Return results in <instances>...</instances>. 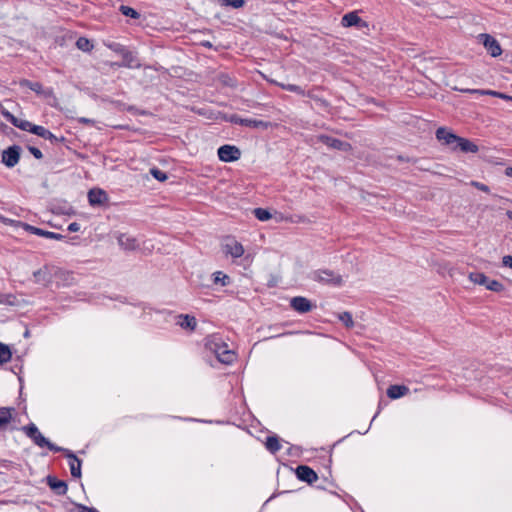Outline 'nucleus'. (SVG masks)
I'll use <instances>...</instances> for the list:
<instances>
[{
	"instance_id": "f257e3e1",
	"label": "nucleus",
	"mask_w": 512,
	"mask_h": 512,
	"mask_svg": "<svg viewBox=\"0 0 512 512\" xmlns=\"http://www.w3.org/2000/svg\"><path fill=\"white\" fill-rule=\"evenodd\" d=\"M23 431L25 434L34 442L35 445L39 447H47L49 450L53 452L62 451V447L55 445L50 442L46 437H44L37 426L34 423H30L24 426Z\"/></svg>"
},
{
	"instance_id": "f03ea898",
	"label": "nucleus",
	"mask_w": 512,
	"mask_h": 512,
	"mask_svg": "<svg viewBox=\"0 0 512 512\" xmlns=\"http://www.w3.org/2000/svg\"><path fill=\"white\" fill-rule=\"evenodd\" d=\"M310 279L315 282L334 287H340L343 285L342 276L329 269H317L312 271Z\"/></svg>"
},
{
	"instance_id": "7ed1b4c3",
	"label": "nucleus",
	"mask_w": 512,
	"mask_h": 512,
	"mask_svg": "<svg viewBox=\"0 0 512 512\" xmlns=\"http://www.w3.org/2000/svg\"><path fill=\"white\" fill-rule=\"evenodd\" d=\"M317 140H318V142H320L334 150H339V151H344V152H349L352 150V145L349 142H345V141H342L340 139H337V138H334V137H331V136H328L325 134L318 135Z\"/></svg>"
},
{
	"instance_id": "20e7f679",
	"label": "nucleus",
	"mask_w": 512,
	"mask_h": 512,
	"mask_svg": "<svg viewBox=\"0 0 512 512\" xmlns=\"http://www.w3.org/2000/svg\"><path fill=\"white\" fill-rule=\"evenodd\" d=\"M228 121L232 124H237L249 128L267 129L270 125L269 122L252 118H242L237 114L230 115Z\"/></svg>"
},
{
	"instance_id": "39448f33",
	"label": "nucleus",
	"mask_w": 512,
	"mask_h": 512,
	"mask_svg": "<svg viewBox=\"0 0 512 512\" xmlns=\"http://www.w3.org/2000/svg\"><path fill=\"white\" fill-rule=\"evenodd\" d=\"M217 155L222 162L228 163L239 160L241 157V151L234 145L225 144L218 148Z\"/></svg>"
},
{
	"instance_id": "423d86ee",
	"label": "nucleus",
	"mask_w": 512,
	"mask_h": 512,
	"mask_svg": "<svg viewBox=\"0 0 512 512\" xmlns=\"http://www.w3.org/2000/svg\"><path fill=\"white\" fill-rule=\"evenodd\" d=\"M222 251L232 258H240L244 254L243 245L232 237H227L222 243Z\"/></svg>"
},
{
	"instance_id": "0eeeda50",
	"label": "nucleus",
	"mask_w": 512,
	"mask_h": 512,
	"mask_svg": "<svg viewBox=\"0 0 512 512\" xmlns=\"http://www.w3.org/2000/svg\"><path fill=\"white\" fill-rule=\"evenodd\" d=\"M21 147L18 145L9 146L2 152V163L8 167L12 168L16 166L20 160Z\"/></svg>"
},
{
	"instance_id": "6e6552de",
	"label": "nucleus",
	"mask_w": 512,
	"mask_h": 512,
	"mask_svg": "<svg viewBox=\"0 0 512 512\" xmlns=\"http://www.w3.org/2000/svg\"><path fill=\"white\" fill-rule=\"evenodd\" d=\"M88 202L92 207H102L108 204L109 196L101 188H92L88 192Z\"/></svg>"
},
{
	"instance_id": "1a4fd4ad",
	"label": "nucleus",
	"mask_w": 512,
	"mask_h": 512,
	"mask_svg": "<svg viewBox=\"0 0 512 512\" xmlns=\"http://www.w3.org/2000/svg\"><path fill=\"white\" fill-rule=\"evenodd\" d=\"M479 39L492 57H498L502 54L501 45L493 36L482 33L479 35Z\"/></svg>"
},
{
	"instance_id": "9d476101",
	"label": "nucleus",
	"mask_w": 512,
	"mask_h": 512,
	"mask_svg": "<svg viewBox=\"0 0 512 512\" xmlns=\"http://www.w3.org/2000/svg\"><path fill=\"white\" fill-rule=\"evenodd\" d=\"M61 452L64 453V455L68 459V464H69V468H70L72 477L80 478L82 475V473H81L82 461L74 454L73 451H71L69 449L62 447Z\"/></svg>"
},
{
	"instance_id": "9b49d317",
	"label": "nucleus",
	"mask_w": 512,
	"mask_h": 512,
	"mask_svg": "<svg viewBox=\"0 0 512 512\" xmlns=\"http://www.w3.org/2000/svg\"><path fill=\"white\" fill-rule=\"evenodd\" d=\"M20 224H21V226L23 227V229L25 231H27V232H29L31 234L40 236V237H44V238H48V239H54V240H62V239L65 238V236L62 235V234L51 232V231H47V230H44V229L32 226V225H30L28 223L20 222Z\"/></svg>"
},
{
	"instance_id": "f8f14e48",
	"label": "nucleus",
	"mask_w": 512,
	"mask_h": 512,
	"mask_svg": "<svg viewBox=\"0 0 512 512\" xmlns=\"http://www.w3.org/2000/svg\"><path fill=\"white\" fill-rule=\"evenodd\" d=\"M296 476L300 481L312 484L318 479L317 473L307 465H299L296 468Z\"/></svg>"
},
{
	"instance_id": "ddd939ff",
	"label": "nucleus",
	"mask_w": 512,
	"mask_h": 512,
	"mask_svg": "<svg viewBox=\"0 0 512 512\" xmlns=\"http://www.w3.org/2000/svg\"><path fill=\"white\" fill-rule=\"evenodd\" d=\"M436 138L438 141L442 142L445 145L450 146L452 149L456 145V142L458 140V135L454 134L450 130L446 129L445 127H439L436 130Z\"/></svg>"
},
{
	"instance_id": "4468645a",
	"label": "nucleus",
	"mask_w": 512,
	"mask_h": 512,
	"mask_svg": "<svg viewBox=\"0 0 512 512\" xmlns=\"http://www.w3.org/2000/svg\"><path fill=\"white\" fill-rule=\"evenodd\" d=\"M290 306L298 313L304 314L312 310L313 304L303 296H296L290 300Z\"/></svg>"
},
{
	"instance_id": "2eb2a0df",
	"label": "nucleus",
	"mask_w": 512,
	"mask_h": 512,
	"mask_svg": "<svg viewBox=\"0 0 512 512\" xmlns=\"http://www.w3.org/2000/svg\"><path fill=\"white\" fill-rule=\"evenodd\" d=\"M34 281L37 284L48 286L52 281V271L47 265L33 272Z\"/></svg>"
},
{
	"instance_id": "dca6fc26",
	"label": "nucleus",
	"mask_w": 512,
	"mask_h": 512,
	"mask_svg": "<svg viewBox=\"0 0 512 512\" xmlns=\"http://www.w3.org/2000/svg\"><path fill=\"white\" fill-rule=\"evenodd\" d=\"M205 347L212 353L216 354L220 349H226V343L220 336L213 334L205 338Z\"/></svg>"
},
{
	"instance_id": "f3484780",
	"label": "nucleus",
	"mask_w": 512,
	"mask_h": 512,
	"mask_svg": "<svg viewBox=\"0 0 512 512\" xmlns=\"http://www.w3.org/2000/svg\"><path fill=\"white\" fill-rule=\"evenodd\" d=\"M121 56L123 61L118 64L120 67H127V68H139L140 63L137 62L136 56L133 54V52L129 51L126 48H121Z\"/></svg>"
},
{
	"instance_id": "a211bd4d",
	"label": "nucleus",
	"mask_w": 512,
	"mask_h": 512,
	"mask_svg": "<svg viewBox=\"0 0 512 512\" xmlns=\"http://www.w3.org/2000/svg\"><path fill=\"white\" fill-rule=\"evenodd\" d=\"M31 133H33L41 138H44L46 140H49L52 143H58V142L64 140V137L58 138L51 131H49L48 129H46L45 127L40 126V125H34L32 127Z\"/></svg>"
},
{
	"instance_id": "6ab92c4d",
	"label": "nucleus",
	"mask_w": 512,
	"mask_h": 512,
	"mask_svg": "<svg viewBox=\"0 0 512 512\" xmlns=\"http://www.w3.org/2000/svg\"><path fill=\"white\" fill-rule=\"evenodd\" d=\"M341 24L344 27H366L367 23L363 21L356 12H349L342 17Z\"/></svg>"
},
{
	"instance_id": "aec40b11",
	"label": "nucleus",
	"mask_w": 512,
	"mask_h": 512,
	"mask_svg": "<svg viewBox=\"0 0 512 512\" xmlns=\"http://www.w3.org/2000/svg\"><path fill=\"white\" fill-rule=\"evenodd\" d=\"M457 149L464 153H477L479 151L475 143L460 136L458 137L456 145L453 147V150Z\"/></svg>"
},
{
	"instance_id": "412c9836",
	"label": "nucleus",
	"mask_w": 512,
	"mask_h": 512,
	"mask_svg": "<svg viewBox=\"0 0 512 512\" xmlns=\"http://www.w3.org/2000/svg\"><path fill=\"white\" fill-rule=\"evenodd\" d=\"M47 484L57 495H65L67 493L68 486L65 481L59 480L53 476H48Z\"/></svg>"
},
{
	"instance_id": "4be33fe9",
	"label": "nucleus",
	"mask_w": 512,
	"mask_h": 512,
	"mask_svg": "<svg viewBox=\"0 0 512 512\" xmlns=\"http://www.w3.org/2000/svg\"><path fill=\"white\" fill-rule=\"evenodd\" d=\"M118 244L125 250H135L138 248V243L135 237L127 233H121L118 238Z\"/></svg>"
},
{
	"instance_id": "5701e85b",
	"label": "nucleus",
	"mask_w": 512,
	"mask_h": 512,
	"mask_svg": "<svg viewBox=\"0 0 512 512\" xmlns=\"http://www.w3.org/2000/svg\"><path fill=\"white\" fill-rule=\"evenodd\" d=\"M409 388L405 385H390L387 389V396L390 399H398L409 393Z\"/></svg>"
},
{
	"instance_id": "b1692460",
	"label": "nucleus",
	"mask_w": 512,
	"mask_h": 512,
	"mask_svg": "<svg viewBox=\"0 0 512 512\" xmlns=\"http://www.w3.org/2000/svg\"><path fill=\"white\" fill-rule=\"evenodd\" d=\"M266 80L273 84V85H276L286 91H289V92H293V93H296L300 96H305L306 93H305V90L301 87V86H298V85H295V84H284V83H281V82H278L274 79H269V78H266Z\"/></svg>"
},
{
	"instance_id": "393cba45",
	"label": "nucleus",
	"mask_w": 512,
	"mask_h": 512,
	"mask_svg": "<svg viewBox=\"0 0 512 512\" xmlns=\"http://www.w3.org/2000/svg\"><path fill=\"white\" fill-rule=\"evenodd\" d=\"M215 356L223 364H231L236 358L235 353L228 348L227 344L226 349H220L219 352L215 354Z\"/></svg>"
},
{
	"instance_id": "a878e982",
	"label": "nucleus",
	"mask_w": 512,
	"mask_h": 512,
	"mask_svg": "<svg viewBox=\"0 0 512 512\" xmlns=\"http://www.w3.org/2000/svg\"><path fill=\"white\" fill-rule=\"evenodd\" d=\"M179 326L183 329L191 330L193 331L197 326V321L194 316L190 315H180L179 321L177 322Z\"/></svg>"
},
{
	"instance_id": "bb28decb",
	"label": "nucleus",
	"mask_w": 512,
	"mask_h": 512,
	"mask_svg": "<svg viewBox=\"0 0 512 512\" xmlns=\"http://www.w3.org/2000/svg\"><path fill=\"white\" fill-rule=\"evenodd\" d=\"M266 449L272 454L277 453L281 449V444L278 436L272 435L266 438L265 442Z\"/></svg>"
},
{
	"instance_id": "cd10ccee",
	"label": "nucleus",
	"mask_w": 512,
	"mask_h": 512,
	"mask_svg": "<svg viewBox=\"0 0 512 512\" xmlns=\"http://www.w3.org/2000/svg\"><path fill=\"white\" fill-rule=\"evenodd\" d=\"M21 87L29 88L30 90L34 91L37 94L43 93V86L40 82L37 81H30L28 79H22L19 82Z\"/></svg>"
},
{
	"instance_id": "c85d7f7f",
	"label": "nucleus",
	"mask_w": 512,
	"mask_h": 512,
	"mask_svg": "<svg viewBox=\"0 0 512 512\" xmlns=\"http://www.w3.org/2000/svg\"><path fill=\"white\" fill-rule=\"evenodd\" d=\"M213 283L220 286H228L231 283L230 277L222 271L213 273Z\"/></svg>"
},
{
	"instance_id": "c756f323",
	"label": "nucleus",
	"mask_w": 512,
	"mask_h": 512,
	"mask_svg": "<svg viewBox=\"0 0 512 512\" xmlns=\"http://www.w3.org/2000/svg\"><path fill=\"white\" fill-rule=\"evenodd\" d=\"M469 279L474 284L485 286L489 282V278L482 272H471L469 274Z\"/></svg>"
},
{
	"instance_id": "7c9ffc66",
	"label": "nucleus",
	"mask_w": 512,
	"mask_h": 512,
	"mask_svg": "<svg viewBox=\"0 0 512 512\" xmlns=\"http://www.w3.org/2000/svg\"><path fill=\"white\" fill-rule=\"evenodd\" d=\"M76 47L83 52H90L94 46L88 38L79 37L76 41Z\"/></svg>"
},
{
	"instance_id": "2f4dec72",
	"label": "nucleus",
	"mask_w": 512,
	"mask_h": 512,
	"mask_svg": "<svg viewBox=\"0 0 512 512\" xmlns=\"http://www.w3.org/2000/svg\"><path fill=\"white\" fill-rule=\"evenodd\" d=\"M12 357V352L8 345L0 342V364L8 362Z\"/></svg>"
},
{
	"instance_id": "473e14b6",
	"label": "nucleus",
	"mask_w": 512,
	"mask_h": 512,
	"mask_svg": "<svg viewBox=\"0 0 512 512\" xmlns=\"http://www.w3.org/2000/svg\"><path fill=\"white\" fill-rule=\"evenodd\" d=\"M12 408H1L0 409V428H4L11 420Z\"/></svg>"
},
{
	"instance_id": "72a5a7b5",
	"label": "nucleus",
	"mask_w": 512,
	"mask_h": 512,
	"mask_svg": "<svg viewBox=\"0 0 512 512\" xmlns=\"http://www.w3.org/2000/svg\"><path fill=\"white\" fill-rule=\"evenodd\" d=\"M119 11L124 16L130 17L132 19H139L140 18V13L138 11H136L134 8L130 7V6L121 5L119 7Z\"/></svg>"
},
{
	"instance_id": "f704fd0d",
	"label": "nucleus",
	"mask_w": 512,
	"mask_h": 512,
	"mask_svg": "<svg viewBox=\"0 0 512 512\" xmlns=\"http://www.w3.org/2000/svg\"><path fill=\"white\" fill-rule=\"evenodd\" d=\"M338 319L347 327L352 328L354 326V321L352 318V314L348 311L342 312L338 315Z\"/></svg>"
},
{
	"instance_id": "c9c22d12",
	"label": "nucleus",
	"mask_w": 512,
	"mask_h": 512,
	"mask_svg": "<svg viewBox=\"0 0 512 512\" xmlns=\"http://www.w3.org/2000/svg\"><path fill=\"white\" fill-rule=\"evenodd\" d=\"M253 213L255 217L260 221H267L272 217L271 213L264 208H255Z\"/></svg>"
},
{
	"instance_id": "e433bc0d",
	"label": "nucleus",
	"mask_w": 512,
	"mask_h": 512,
	"mask_svg": "<svg viewBox=\"0 0 512 512\" xmlns=\"http://www.w3.org/2000/svg\"><path fill=\"white\" fill-rule=\"evenodd\" d=\"M486 289L492 292L499 293L502 292L505 289V287L500 281L489 279V282L486 285Z\"/></svg>"
},
{
	"instance_id": "4c0bfd02",
	"label": "nucleus",
	"mask_w": 512,
	"mask_h": 512,
	"mask_svg": "<svg viewBox=\"0 0 512 512\" xmlns=\"http://www.w3.org/2000/svg\"><path fill=\"white\" fill-rule=\"evenodd\" d=\"M13 125L23 131H28V132H31L32 127L34 126V124L29 122L28 120H23V119H19V118H17V122H15V124H13Z\"/></svg>"
},
{
	"instance_id": "58836bf2",
	"label": "nucleus",
	"mask_w": 512,
	"mask_h": 512,
	"mask_svg": "<svg viewBox=\"0 0 512 512\" xmlns=\"http://www.w3.org/2000/svg\"><path fill=\"white\" fill-rule=\"evenodd\" d=\"M16 303V297L13 294L0 293V304L13 306Z\"/></svg>"
},
{
	"instance_id": "ea45409f",
	"label": "nucleus",
	"mask_w": 512,
	"mask_h": 512,
	"mask_svg": "<svg viewBox=\"0 0 512 512\" xmlns=\"http://www.w3.org/2000/svg\"><path fill=\"white\" fill-rule=\"evenodd\" d=\"M223 6H231L235 9L241 8L245 4V0H219Z\"/></svg>"
},
{
	"instance_id": "a19ab883",
	"label": "nucleus",
	"mask_w": 512,
	"mask_h": 512,
	"mask_svg": "<svg viewBox=\"0 0 512 512\" xmlns=\"http://www.w3.org/2000/svg\"><path fill=\"white\" fill-rule=\"evenodd\" d=\"M150 173H151V175H152L156 180H158V181H160V182H163V181L167 180V178H168V177H167V174H166L164 171H162V170H160V169H158V168H152V169L150 170Z\"/></svg>"
},
{
	"instance_id": "79ce46f5",
	"label": "nucleus",
	"mask_w": 512,
	"mask_h": 512,
	"mask_svg": "<svg viewBox=\"0 0 512 512\" xmlns=\"http://www.w3.org/2000/svg\"><path fill=\"white\" fill-rule=\"evenodd\" d=\"M471 186L477 188L478 190L480 191H483L485 193H489L490 192V188L484 184V183H481V182H478V181H471Z\"/></svg>"
},
{
	"instance_id": "37998d69",
	"label": "nucleus",
	"mask_w": 512,
	"mask_h": 512,
	"mask_svg": "<svg viewBox=\"0 0 512 512\" xmlns=\"http://www.w3.org/2000/svg\"><path fill=\"white\" fill-rule=\"evenodd\" d=\"M28 150L36 159H42L43 158V154H42L41 150L38 149L37 147L29 146Z\"/></svg>"
},
{
	"instance_id": "c03bdc74",
	"label": "nucleus",
	"mask_w": 512,
	"mask_h": 512,
	"mask_svg": "<svg viewBox=\"0 0 512 512\" xmlns=\"http://www.w3.org/2000/svg\"><path fill=\"white\" fill-rule=\"evenodd\" d=\"M475 93H479L481 95H489V96H493V97H497L500 96L498 91H494V90H474Z\"/></svg>"
},
{
	"instance_id": "a18cd8bd",
	"label": "nucleus",
	"mask_w": 512,
	"mask_h": 512,
	"mask_svg": "<svg viewBox=\"0 0 512 512\" xmlns=\"http://www.w3.org/2000/svg\"><path fill=\"white\" fill-rule=\"evenodd\" d=\"M2 115L8 120L11 124H15L17 122V117H15L12 113L7 110L2 111Z\"/></svg>"
},
{
	"instance_id": "49530a36",
	"label": "nucleus",
	"mask_w": 512,
	"mask_h": 512,
	"mask_svg": "<svg viewBox=\"0 0 512 512\" xmlns=\"http://www.w3.org/2000/svg\"><path fill=\"white\" fill-rule=\"evenodd\" d=\"M502 264L505 266V267H509L512 269V256L511 255H506L502 258Z\"/></svg>"
},
{
	"instance_id": "de8ad7c7",
	"label": "nucleus",
	"mask_w": 512,
	"mask_h": 512,
	"mask_svg": "<svg viewBox=\"0 0 512 512\" xmlns=\"http://www.w3.org/2000/svg\"><path fill=\"white\" fill-rule=\"evenodd\" d=\"M67 230L69 232H77L80 230V224L77 222H72L68 225Z\"/></svg>"
},
{
	"instance_id": "09e8293b",
	"label": "nucleus",
	"mask_w": 512,
	"mask_h": 512,
	"mask_svg": "<svg viewBox=\"0 0 512 512\" xmlns=\"http://www.w3.org/2000/svg\"><path fill=\"white\" fill-rule=\"evenodd\" d=\"M95 511H96L95 508H89V507H86L84 505H79L77 512H95Z\"/></svg>"
},
{
	"instance_id": "8fccbe9b",
	"label": "nucleus",
	"mask_w": 512,
	"mask_h": 512,
	"mask_svg": "<svg viewBox=\"0 0 512 512\" xmlns=\"http://www.w3.org/2000/svg\"><path fill=\"white\" fill-rule=\"evenodd\" d=\"M498 98L512 102V96L500 92Z\"/></svg>"
},
{
	"instance_id": "3c124183",
	"label": "nucleus",
	"mask_w": 512,
	"mask_h": 512,
	"mask_svg": "<svg viewBox=\"0 0 512 512\" xmlns=\"http://www.w3.org/2000/svg\"><path fill=\"white\" fill-rule=\"evenodd\" d=\"M111 48H113V50L119 54H121V48H125L124 46L120 45V44H114V46H111Z\"/></svg>"
},
{
	"instance_id": "603ef678",
	"label": "nucleus",
	"mask_w": 512,
	"mask_h": 512,
	"mask_svg": "<svg viewBox=\"0 0 512 512\" xmlns=\"http://www.w3.org/2000/svg\"><path fill=\"white\" fill-rule=\"evenodd\" d=\"M505 175L508 176V177H512V166L511 167H507L505 169Z\"/></svg>"
},
{
	"instance_id": "864d4df0",
	"label": "nucleus",
	"mask_w": 512,
	"mask_h": 512,
	"mask_svg": "<svg viewBox=\"0 0 512 512\" xmlns=\"http://www.w3.org/2000/svg\"><path fill=\"white\" fill-rule=\"evenodd\" d=\"M80 122H82V123H92L93 121L90 120V119H87V118H81Z\"/></svg>"
},
{
	"instance_id": "5fc2aeb1",
	"label": "nucleus",
	"mask_w": 512,
	"mask_h": 512,
	"mask_svg": "<svg viewBox=\"0 0 512 512\" xmlns=\"http://www.w3.org/2000/svg\"><path fill=\"white\" fill-rule=\"evenodd\" d=\"M506 215L510 220H512V211H507Z\"/></svg>"
},
{
	"instance_id": "6e6d98bb",
	"label": "nucleus",
	"mask_w": 512,
	"mask_h": 512,
	"mask_svg": "<svg viewBox=\"0 0 512 512\" xmlns=\"http://www.w3.org/2000/svg\"><path fill=\"white\" fill-rule=\"evenodd\" d=\"M203 45H204L205 47H211V46H212V45H211V43H210V42H208V41H207V42H205V43H203Z\"/></svg>"
},
{
	"instance_id": "4d7b16f0",
	"label": "nucleus",
	"mask_w": 512,
	"mask_h": 512,
	"mask_svg": "<svg viewBox=\"0 0 512 512\" xmlns=\"http://www.w3.org/2000/svg\"><path fill=\"white\" fill-rule=\"evenodd\" d=\"M133 109H134V107L131 106L128 108V111H132Z\"/></svg>"
},
{
	"instance_id": "13d9d810",
	"label": "nucleus",
	"mask_w": 512,
	"mask_h": 512,
	"mask_svg": "<svg viewBox=\"0 0 512 512\" xmlns=\"http://www.w3.org/2000/svg\"><path fill=\"white\" fill-rule=\"evenodd\" d=\"M95 512H98L97 510Z\"/></svg>"
}]
</instances>
